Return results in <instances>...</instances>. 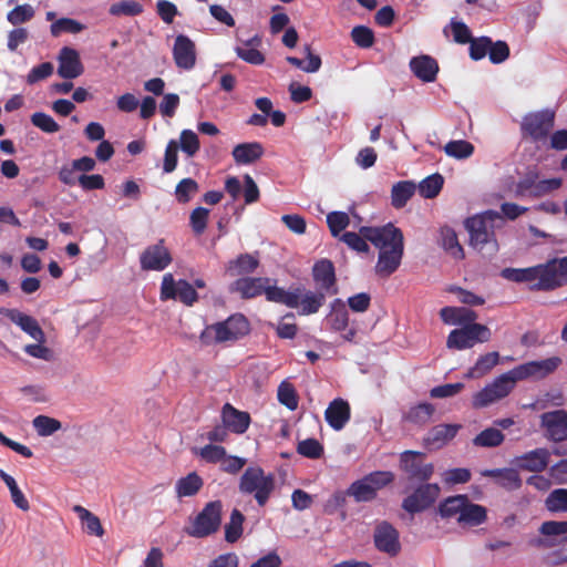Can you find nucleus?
I'll list each match as a JSON object with an SVG mask.
<instances>
[{
	"instance_id": "13d9d810",
	"label": "nucleus",
	"mask_w": 567,
	"mask_h": 567,
	"mask_svg": "<svg viewBox=\"0 0 567 567\" xmlns=\"http://www.w3.org/2000/svg\"><path fill=\"white\" fill-rule=\"evenodd\" d=\"M143 11V7L135 1H120L113 3L110 7V13L112 16H127L134 17L140 14Z\"/></svg>"
},
{
	"instance_id": "39448f33",
	"label": "nucleus",
	"mask_w": 567,
	"mask_h": 567,
	"mask_svg": "<svg viewBox=\"0 0 567 567\" xmlns=\"http://www.w3.org/2000/svg\"><path fill=\"white\" fill-rule=\"evenodd\" d=\"M275 485L272 474H266L262 468L251 466L241 475L239 491L244 494H252L258 505L264 506L272 494Z\"/></svg>"
},
{
	"instance_id": "338daca9",
	"label": "nucleus",
	"mask_w": 567,
	"mask_h": 567,
	"mask_svg": "<svg viewBox=\"0 0 567 567\" xmlns=\"http://www.w3.org/2000/svg\"><path fill=\"white\" fill-rule=\"evenodd\" d=\"M209 210L204 207H197L190 213V226L195 234L200 235L204 233L207 226Z\"/></svg>"
},
{
	"instance_id": "6e6d98bb",
	"label": "nucleus",
	"mask_w": 567,
	"mask_h": 567,
	"mask_svg": "<svg viewBox=\"0 0 567 567\" xmlns=\"http://www.w3.org/2000/svg\"><path fill=\"white\" fill-rule=\"evenodd\" d=\"M297 452L305 457L316 460L323 454V446L316 439H306L298 443Z\"/></svg>"
},
{
	"instance_id": "3c124183",
	"label": "nucleus",
	"mask_w": 567,
	"mask_h": 567,
	"mask_svg": "<svg viewBox=\"0 0 567 567\" xmlns=\"http://www.w3.org/2000/svg\"><path fill=\"white\" fill-rule=\"evenodd\" d=\"M546 508L551 513L567 512V489H554L545 501Z\"/></svg>"
},
{
	"instance_id": "0e129e2a",
	"label": "nucleus",
	"mask_w": 567,
	"mask_h": 567,
	"mask_svg": "<svg viewBox=\"0 0 567 567\" xmlns=\"http://www.w3.org/2000/svg\"><path fill=\"white\" fill-rule=\"evenodd\" d=\"M492 40L488 37L472 39L470 42V56L477 61L488 54Z\"/></svg>"
},
{
	"instance_id": "49530a36",
	"label": "nucleus",
	"mask_w": 567,
	"mask_h": 567,
	"mask_svg": "<svg viewBox=\"0 0 567 567\" xmlns=\"http://www.w3.org/2000/svg\"><path fill=\"white\" fill-rule=\"evenodd\" d=\"M84 29V24L71 18H61L54 21L50 27V31L53 37H59L62 33L76 34L82 32Z\"/></svg>"
},
{
	"instance_id": "a18cd8bd",
	"label": "nucleus",
	"mask_w": 567,
	"mask_h": 567,
	"mask_svg": "<svg viewBox=\"0 0 567 567\" xmlns=\"http://www.w3.org/2000/svg\"><path fill=\"white\" fill-rule=\"evenodd\" d=\"M244 515L238 509H233L229 522L225 525V539L228 543L237 542L243 534Z\"/></svg>"
},
{
	"instance_id": "f257e3e1",
	"label": "nucleus",
	"mask_w": 567,
	"mask_h": 567,
	"mask_svg": "<svg viewBox=\"0 0 567 567\" xmlns=\"http://www.w3.org/2000/svg\"><path fill=\"white\" fill-rule=\"evenodd\" d=\"M501 277L516 284H529L533 291H553L567 285V256L527 268H504Z\"/></svg>"
},
{
	"instance_id": "e2e57ef3",
	"label": "nucleus",
	"mask_w": 567,
	"mask_h": 567,
	"mask_svg": "<svg viewBox=\"0 0 567 567\" xmlns=\"http://www.w3.org/2000/svg\"><path fill=\"white\" fill-rule=\"evenodd\" d=\"M196 454L208 463H221L225 458L226 450L220 445L207 444L199 449Z\"/></svg>"
},
{
	"instance_id": "37998d69",
	"label": "nucleus",
	"mask_w": 567,
	"mask_h": 567,
	"mask_svg": "<svg viewBox=\"0 0 567 567\" xmlns=\"http://www.w3.org/2000/svg\"><path fill=\"white\" fill-rule=\"evenodd\" d=\"M443 150L450 157L466 159L473 155L474 145L465 140H454L445 144Z\"/></svg>"
},
{
	"instance_id": "2f4dec72",
	"label": "nucleus",
	"mask_w": 567,
	"mask_h": 567,
	"mask_svg": "<svg viewBox=\"0 0 567 567\" xmlns=\"http://www.w3.org/2000/svg\"><path fill=\"white\" fill-rule=\"evenodd\" d=\"M326 300L324 292L306 291L301 288V298L299 299V315L309 316L319 311Z\"/></svg>"
},
{
	"instance_id": "f3484780",
	"label": "nucleus",
	"mask_w": 567,
	"mask_h": 567,
	"mask_svg": "<svg viewBox=\"0 0 567 567\" xmlns=\"http://www.w3.org/2000/svg\"><path fill=\"white\" fill-rule=\"evenodd\" d=\"M560 363V358L551 357L545 360L529 361L527 363L515 367L514 369L516 371V375H518L520 380L527 379L529 377L544 378L553 373Z\"/></svg>"
},
{
	"instance_id": "680f3d73",
	"label": "nucleus",
	"mask_w": 567,
	"mask_h": 567,
	"mask_svg": "<svg viewBox=\"0 0 567 567\" xmlns=\"http://www.w3.org/2000/svg\"><path fill=\"white\" fill-rule=\"evenodd\" d=\"M43 343L44 342L37 341V343L27 344L23 347V351L32 358L51 362L55 359L54 351L45 347Z\"/></svg>"
},
{
	"instance_id": "de8ad7c7",
	"label": "nucleus",
	"mask_w": 567,
	"mask_h": 567,
	"mask_svg": "<svg viewBox=\"0 0 567 567\" xmlns=\"http://www.w3.org/2000/svg\"><path fill=\"white\" fill-rule=\"evenodd\" d=\"M444 179L440 174L424 178L419 185V193L424 198H434L443 187Z\"/></svg>"
},
{
	"instance_id": "dca6fc26",
	"label": "nucleus",
	"mask_w": 567,
	"mask_h": 567,
	"mask_svg": "<svg viewBox=\"0 0 567 567\" xmlns=\"http://www.w3.org/2000/svg\"><path fill=\"white\" fill-rule=\"evenodd\" d=\"M373 540L380 551L390 556H395L401 549L399 533L388 522H381L375 526Z\"/></svg>"
},
{
	"instance_id": "6e6552de",
	"label": "nucleus",
	"mask_w": 567,
	"mask_h": 567,
	"mask_svg": "<svg viewBox=\"0 0 567 567\" xmlns=\"http://www.w3.org/2000/svg\"><path fill=\"white\" fill-rule=\"evenodd\" d=\"M492 337L488 327L481 323L467 324L450 332L446 347L454 350L471 349L476 342L484 343Z\"/></svg>"
},
{
	"instance_id": "c756f323",
	"label": "nucleus",
	"mask_w": 567,
	"mask_h": 567,
	"mask_svg": "<svg viewBox=\"0 0 567 567\" xmlns=\"http://www.w3.org/2000/svg\"><path fill=\"white\" fill-rule=\"evenodd\" d=\"M264 154V147L258 142L241 143L234 147L231 155L240 165H248L258 161Z\"/></svg>"
},
{
	"instance_id": "412c9836",
	"label": "nucleus",
	"mask_w": 567,
	"mask_h": 567,
	"mask_svg": "<svg viewBox=\"0 0 567 567\" xmlns=\"http://www.w3.org/2000/svg\"><path fill=\"white\" fill-rule=\"evenodd\" d=\"M460 429L458 424L435 425L424 436L423 444L430 451L440 450L455 437Z\"/></svg>"
},
{
	"instance_id": "aec40b11",
	"label": "nucleus",
	"mask_w": 567,
	"mask_h": 567,
	"mask_svg": "<svg viewBox=\"0 0 567 567\" xmlns=\"http://www.w3.org/2000/svg\"><path fill=\"white\" fill-rule=\"evenodd\" d=\"M58 61V74L63 79H75L84 71L78 51L72 48H62L59 53Z\"/></svg>"
},
{
	"instance_id": "7ed1b4c3",
	"label": "nucleus",
	"mask_w": 567,
	"mask_h": 567,
	"mask_svg": "<svg viewBox=\"0 0 567 567\" xmlns=\"http://www.w3.org/2000/svg\"><path fill=\"white\" fill-rule=\"evenodd\" d=\"M505 219L496 210H485L465 220V228L470 234V244L478 251L493 255L498 250L495 230L503 228Z\"/></svg>"
},
{
	"instance_id": "473e14b6",
	"label": "nucleus",
	"mask_w": 567,
	"mask_h": 567,
	"mask_svg": "<svg viewBox=\"0 0 567 567\" xmlns=\"http://www.w3.org/2000/svg\"><path fill=\"white\" fill-rule=\"evenodd\" d=\"M499 353L496 351L481 355L474 367L465 374L467 379H478L487 374L495 365L498 364Z\"/></svg>"
},
{
	"instance_id": "423d86ee",
	"label": "nucleus",
	"mask_w": 567,
	"mask_h": 567,
	"mask_svg": "<svg viewBox=\"0 0 567 567\" xmlns=\"http://www.w3.org/2000/svg\"><path fill=\"white\" fill-rule=\"evenodd\" d=\"M517 381H520V379L516 375L515 369L501 374L473 395V406L475 409L486 408L506 398L513 391Z\"/></svg>"
},
{
	"instance_id": "4be33fe9",
	"label": "nucleus",
	"mask_w": 567,
	"mask_h": 567,
	"mask_svg": "<svg viewBox=\"0 0 567 567\" xmlns=\"http://www.w3.org/2000/svg\"><path fill=\"white\" fill-rule=\"evenodd\" d=\"M173 56L176 65L184 70H190L196 63L194 42L186 35H177L173 48Z\"/></svg>"
},
{
	"instance_id": "2eb2a0df",
	"label": "nucleus",
	"mask_w": 567,
	"mask_h": 567,
	"mask_svg": "<svg viewBox=\"0 0 567 567\" xmlns=\"http://www.w3.org/2000/svg\"><path fill=\"white\" fill-rule=\"evenodd\" d=\"M440 494L437 484H423L403 499L402 507L409 513H419L430 507Z\"/></svg>"
},
{
	"instance_id": "5fc2aeb1",
	"label": "nucleus",
	"mask_w": 567,
	"mask_h": 567,
	"mask_svg": "<svg viewBox=\"0 0 567 567\" xmlns=\"http://www.w3.org/2000/svg\"><path fill=\"white\" fill-rule=\"evenodd\" d=\"M181 150L188 156L193 157L200 147L198 136L192 130H183L179 136Z\"/></svg>"
},
{
	"instance_id": "774afa93",
	"label": "nucleus",
	"mask_w": 567,
	"mask_h": 567,
	"mask_svg": "<svg viewBox=\"0 0 567 567\" xmlns=\"http://www.w3.org/2000/svg\"><path fill=\"white\" fill-rule=\"evenodd\" d=\"M341 240L358 252H367L369 250L368 239L362 236L361 229L359 234L352 231L344 233L341 236Z\"/></svg>"
},
{
	"instance_id": "4c0bfd02",
	"label": "nucleus",
	"mask_w": 567,
	"mask_h": 567,
	"mask_svg": "<svg viewBox=\"0 0 567 567\" xmlns=\"http://www.w3.org/2000/svg\"><path fill=\"white\" fill-rule=\"evenodd\" d=\"M0 478L7 485L12 503L21 511L27 512L30 509V504L25 498L23 492L18 486L16 480L6 473L3 470H0Z\"/></svg>"
},
{
	"instance_id": "72a5a7b5",
	"label": "nucleus",
	"mask_w": 567,
	"mask_h": 567,
	"mask_svg": "<svg viewBox=\"0 0 567 567\" xmlns=\"http://www.w3.org/2000/svg\"><path fill=\"white\" fill-rule=\"evenodd\" d=\"M486 518V509L477 504H473L466 497L465 505L457 516V522L463 525L476 526L482 524Z\"/></svg>"
},
{
	"instance_id": "5701e85b",
	"label": "nucleus",
	"mask_w": 567,
	"mask_h": 567,
	"mask_svg": "<svg viewBox=\"0 0 567 567\" xmlns=\"http://www.w3.org/2000/svg\"><path fill=\"white\" fill-rule=\"evenodd\" d=\"M312 274L316 284L322 290L321 292L328 295H336L338 292V288L336 286L334 267L330 260L322 259L316 262L312 269Z\"/></svg>"
},
{
	"instance_id": "a19ab883",
	"label": "nucleus",
	"mask_w": 567,
	"mask_h": 567,
	"mask_svg": "<svg viewBox=\"0 0 567 567\" xmlns=\"http://www.w3.org/2000/svg\"><path fill=\"white\" fill-rule=\"evenodd\" d=\"M434 413V406L431 403H420L409 409L404 414V420L413 424L423 425L427 423Z\"/></svg>"
},
{
	"instance_id": "a211bd4d",
	"label": "nucleus",
	"mask_w": 567,
	"mask_h": 567,
	"mask_svg": "<svg viewBox=\"0 0 567 567\" xmlns=\"http://www.w3.org/2000/svg\"><path fill=\"white\" fill-rule=\"evenodd\" d=\"M272 280L267 277H243L235 280L230 287V292L238 293L244 299H251L265 293L267 284Z\"/></svg>"
},
{
	"instance_id": "864d4df0",
	"label": "nucleus",
	"mask_w": 567,
	"mask_h": 567,
	"mask_svg": "<svg viewBox=\"0 0 567 567\" xmlns=\"http://www.w3.org/2000/svg\"><path fill=\"white\" fill-rule=\"evenodd\" d=\"M31 123L44 133L53 134L60 131V125L54 118L43 112H35L31 115Z\"/></svg>"
},
{
	"instance_id": "f03ea898",
	"label": "nucleus",
	"mask_w": 567,
	"mask_h": 567,
	"mask_svg": "<svg viewBox=\"0 0 567 567\" xmlns=\"http://www.w3.org/2000/svg\"><path fill=\"white\" fill-rule=\"evenodd\" d=\"M361 234L379 249L377 275L389 277L396 271L404 251V237L401 229L389 223L381 227H361Z\"/></svg>"
},
{
	"instance_id": "c9c22d12",
	"label": "nucleus",
	"mask_w": 567,
	"mask_h": 567,
	"mask_svg": "<svg viewBox=\"0 0 567 567\" xmlns=\"http://www.w3.org/2000/svg\"><path fill=\"white\" fill-rule=\"evenodd\" d=\"M326 320L329 327L334 331H342L348 327L349 315L342 300L336 299L332 302L331 311Z\"/></svg>"
},
{
	"instance_id": "20e7f679",
	"label": "nucleus",
	"mask_w": 567,
	"mask_h": 567,
	"mask_svg": "<svg viewBox=\"0 0 567 567\" xmlns=\"http://www.w3.org/2000/svg\"><path fill=\"white\" fill-rule=\"evenodd\" d=\"M249 323L243 315H233L225 321L210 324L200 333V340L205 344L235 341L247 334Z\"/></svg>"
},
{
	"instance_id": "c85d7f7f",
	"label": "nucleus",
	"mask_w": 567,
	"mask_h": 567,
	"mask_svg": "<svg viewBox=\"0 0 567 567\" xmlns=\"http://www.w3.org/2000/svg\"><path fill=\"white\" fill-rule=\"evenodd\" d=\"M440 317L446 324L467 326L476 323L477 313L464 307H444L440 310Z\"/></svg>"
},
{
	"instance_id": "c03bdc74",
	"label": "nucleus",
	"mask_w": 567,
	"mask_h": 567,
	"mask_svg": "<svg viewBox=\"0 0 567 567\" xmlns=\"http://www.w3.org/2000/svg\"><path fill=\"white\" fill-rule=\"evenodd\" d=\"M504 439L505 436L499 430L488 427L473 439V444L480 447H496L503 443Z\"/></svg>"
},
{
	"instance_id": "ea45409f",
	"label": "nucleus",
	"mask_w": 567,
	"mask_h": 567,
	"mask_svg": "<svg viewBox=\"0 0 567 567\" xmlns=\"http://www.w3.org/2000/svg\"><path fill=\"white\" fill-rule=\"evenodd\" d=\"M441 244L444 250L455 259L464 258L463 247L460 245L456 233L450 228L441 229Z\"/></svg>"
},
{
	"instance_id": "a878e982",
	"label": "nucleus",
	"mask_w": 567,
	"mask_h": 567,
	"mask_svg": "<svg viewBox=\"0 0 567 567\" xmlns=\"http://www.w3.org/2000/svg\"><path fill=\"white\" fill-rule=\"evenodd\" d=\"M550 452L547 449L540 447L529 451L516 460L519 468L529 472H542L549 463Z\"/></svg>"
},
{
	"instance_id": "603ef678",
	"label": "nucleus",
	"mask_w": 567,
	"mask_h": 567,
	"mask_svg": "<svg viewBox=\"0 0 567 567\" xmlns=\"http://www.w3.org/2000/svg\"><path fill=\"white\" fill-rule=\"evenodd\" d=\"M278 401L293 411L298 408V395L293 385L287 381H284L278 386Z\"/></svg>"
},
{
	"instance_id": "bb28decb",
	"label": "nucleus",
	"mask_w": 567,
	"mask_h": 567,
	"mask_svg": "<svg viewBox=\"0 0 567 567\" xmlns=\"http://www.w3.org/2000/svg\"><path fill=\"white\" fill-rule=\"evenodd\" d=\"M265 296L270 302L281 303L289 308H298L299 299L301 298V288L297 287L291 290H285L269 282L265 289Z\"/></svg>"
},
{
	"instance_id": "09e8293b",
	"label": "nucleus",
	"mask_w": 567,
	"mask_h": 567,
	"mask_svg": "<svg viewBox=\"0 0 567 567\" xmlns=\"http://www.w3.org/2000/svg\"><path fill=\"white\" fill-rule=\"evenodd\" d=\"M199 190L198 183L193 178L182 179L175 188V196L178 203H188Z\"/></svg>"
},
{
	"instance_id": "8fccbe9b",
	"label": "nucleus",
	"mask_w": 567,
	"mask_h": 567,
	"mask_svg": "<svg viewBox=\"0 0 567 567\" xmlns=\"http://www.w3.org/2000/svg\"><path fill=\"white\" fill-rule=\"evenodd\" d=\"M32 425L40 436H49L61 429V422L56 419L38 415L33 419Z\"/></svg>"
},
{
	"instance_id": "f704fd0d",
	"label": "nucleus",
	"mask_w": 567,
	"mask_h": 567,
	"mask_svg": "<svg viewBox=\"0 0 567 567\" xmlns=\"http://www.w3.org/2000/svg\"><path fill=\"white\" fill-rule=\"evenodd\" d=\"M259 266V260L250 254H241L229 262L228 271L231 276H246L252 274Z\"/></svg>"
},
{
	"instance_id": "9b49d317",
	"label": "nucleus",
	"mask_w": 567,
	"mask_h": 567,
	"mask_svg": "<svg viewBox=\"0 0 567 567\" xmlns=\"http://www.w3.org/2000/svg\"><path fill=\"white\" fill-rule=\"evenodd\" d=\"M197 292L186 280L175 281L172 274L163 277L161 286V299H178L186 306H192L197 300Z\"/></svg>"
},
{
	"instance_id": "f8f14e48",
	"label": "nucleus",
	"mask_w": 567,
	"mask_h": 567,
	"mask_svg": "<svg viewBox=\"0 0 567 567\" xmlns=\"http://www.w3.org/2000/svg\"><path fill=\"white\" fill-rule=\"evenodd\" d=\"M424 454L416 451H404L400 456V466L411 480L427 481L434 473L432 463L423 462Z\"/></svg>"
},
{
	"instance_id": "1a4fd4ad",
	"label": "nucleus",
	"mask_w": 567,
	"mask_h": 567,
	"mask_svg": "<svg viewBox=\"0 0 567 567\" xmlns=\"http://www.w3.org/2000/svg\"><path fill=\"white\" fill-rule=\"evenodd\" d=\"M221 522V503L209 502L186 529L189 536L203 538L218 530Z\"/></svg>"
},
{
	"instance_id": "79ce46f5",
	"label": "nucleus",
	"mask_w": 567,
	"mask_h": 567,
	"mask_svg": "<svg viewBox=\"0 0 567 567\" xmlns=\"http://www.w3.org/2000/svg\"><path fill=\"white\" fill-rule=\"evenodd\" d=\"M465 495H455L447 497L440 504L439 512L444 518H456L461 516V512L466 501Z\"/></svg>"
},
{
	"instance_id": "69168bd1",
	"label": "nucleus",
	"mask_w": 567,
	"mask_h": 567,
	"mask_svg": "<svg viewBox=\"0 0 567 567\" xmlns=\"http://www.w3.org/2000/svg\"><path fill=\"white\" fill-rule=\"evenodd\" d=\"M471 480V472L467 468H451L442 473V481L447 485L464 484Z\"/></svg>"
},
{
	"instance_id": "bf43d9fd",
	"label": "nucleus",
	"mask_w": 567,
	"mask_h": 567,
	"mask_svg": "<svg viewBox=\"0 0 567 567\" xmlns=\"http://www.w3.org/2000/svg\"><path fill=\"white\" fill-rule=\"evenodd\" d=\"M34 17V9L31 4H21L12 9L8 16V21L13 24H20L31 20Z\"/></svg>"
},
{
	"instance_id": "ddd939ff",
	"label": "nucleus",
	"mask_w": 567,
	"mask_h": 567,
	"mask_svg": "<svg viewBox=\"0 0 567 567\" xmlns=\"http://www.w3.org/2000/svg\"><path fill=\"white\" fill-rule=\"evenodd\" d=\"M172 255L163 239L147 246L140 256L141 268L146 271H162L172 264Z\"/></svg>"
},
{
	"instance_id": "0eeeda50",
	"label": "nucleus",
	"mask_w": 567,
	"mask_h": 567,
	"mask_svg": "<svg viewBox=\"0 0 567 567\" xmlns=\"http://www.w3.org/2000/svg\"><path fill=\"white\" fill-rule=\"evenodd\" d=\"M393 478V473L389 471L372 472L353 482L347 489V495L359 503L370 502L375 498L378 491L390 484Z\"/></svg>"
},
{
	"instance_id": "cd10ccee",
	"label": "nucleus",
	"mask_w": 567,
	"mask_h": 567,
	"mask_svg": "<svg viewBox=\"0 0 567 567\" xmlns=\"http://www.w3.org/2000/svg\"><path fill=\"white\" fill-rule=\"evenodd\" d=\"M410 68L413 74L423 82H433L439 72V64L430 55H420L411 59Z\"/></svg>"
},
{
	"instance_id": "393cba45",
	"label": "nucleus",
	"mask_w": 567,
	"mask_h": 567,
	"mask_svg": "<svg viewBox=\"0 0 567 567\" xmlns=\"http://www.w3.org/2000/svg\"><path fill=\"white\" fill-rule=\"evenodd\" d=\"M327 423L336 431L342 430L350 420V405L341 399H334L324 411Z\"/></svg>"
},
{
	"instance_id": "7c9ffc66",
	"label": "nucleus",
	"mask_w": 567,
	"mask_h": 567,
	"mask_svg": "<svg viewBox=\"0 0 567 567\" xmlns=\"http://www.w3.org/2000/svg\"><path fill=\"white\" fill-rule=\"evenodd\" d=\"M203 485V478L196 472H192L177 480L175 484L176 496L178 498L194 496L200 491Z\"/></svg>"
},
{
	"instance_id": "4d7b16f0",
	"label": "nucleus",
	"mask_w": 567,
	"mask_h": 567,
	"mask_svg": "<svg viewBox=\"0 0 567 567\" xmlns=\"http://www.w3.org/2000/svg\"><path fill=\"white\" fill-rule=\"evenodd\" d=\"M327 224L333 237H338L339 234L348 227L350 218L347 213L343 212H331L327 215Z\"/></svg>"
},
{
	"instance_id": "58836bf2",
	"label": "nucleus",
	"mask_w": 567,
	"mask_h": 567,
	"mask_svg": "<svg viewBox=\"0 0 567 567\" xmlns=\"http://www.w3.org/2000/svg\"><path fill=\"white\" fill-rule=\"evenodd\" d=\"M415 193V185L412 182L403 181L393 185L391 190L392 205L402 208Z\"/></svg>"
},
{
	"instance_id": "9d476101",
	"label": "nucleus",
	"mask_w": 567,
	"mask_h": 567,
	"mask_svg": "<svg viewBox=\"0 0 567 567\" xmlns=\"http://www.w3.org/2000/svg\"><path fill=\"white\" fill-rule=\"evenodd\" d=\"M543 435L550 442L567 441V411L559 409L544 412L539 416Z\"/></svg>"
},
{
	"instance_id": "6ab92c4d",
	"label": "nucleus",
	"mask_w": 567,
	"mask_h": 567,
	"mask_svg": "<svg viewBox=\"0 0 567 567\" xmlns=\"http://www.w3.org/2000/svg\"><path fill=\"white\" fill-rule=\"evenodd\" d=\"M0 315H4L14 324L20 327L25 333L33 338L38 342H44L45 336L38 321L17 309L0 308Z\"/></svg>"
},
{
	"instance_id": "e433bc0d",
	"label": "nucleus",
	"mask_w": 567,
	"mask_h": 567,
	"mask_svg": "<svg viewBox=\"0 0 567 567\" xmlns=\"http://www.w3.org/2000/svg\"><path fill=\"white\" fill-rule=\"evenodd\" d=\"M73 511L78 514L87 534L96 537H102L104 535L103 526L96 515L81 505H75Z\"/></svg>"
},
{
	"instance_id": "b1692460",
	"label": "nucleus",
	"mask_w": 567,
	"mask_h": 567,
	"mask_svg": "<svg viewBox=\"0 0 567 567\" xmlns=\"http://www.w3.org/2000/svg\"><path fill=\"white\" fill-rule=\"evenodd\" d=\"M221 420L224 425L236 434L245 433L250 424L248 412L239 411L230 403H226L221 409Z\"/></svg>"
},
{
	"instance_id": "4468645a",
	"label": "nucleus",
	"mask_w": 567,
	"mask_h": 567,
	"mask_svg": "<svg viewBox=\"0 0 567 567\" xmlns=\"http://www.w3.org/2000/svg\"><path fill=\"white\" fill-rule=\"evenodd\" d=\"M555 112L551 110H542L527 114L523 122L522 128L534 140H542L547 136L554 127Z\"/></svg>"
},
{
	"instance_id": "052dcab7",
	"label": "nucleus",
	"mask_w": 567,
	"mask_h": 567,
	"mask_svg": "<svg viewBox=\"0 0 567 567\" xmlns=\"http://www.w3.org/2000/svg\"><path fill=\"white\" fill-rule=\"evenodd\" d=\"M352 41L360 48H370L374 43V35L370 28L357 25L351 31Z\"/></svg>"
}]
</instances>
